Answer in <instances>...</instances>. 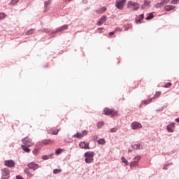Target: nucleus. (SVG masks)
I'll list each match as a JSON object with an SVG mask.
<instances>
[{
    "instance_id": "nucleus-8",
    "label": "nucleus",
    "mask_w": 179,
    "mask_h": 179,
    "mask_svg": "<svg viewBox=\"0 0 179 179\" xmlns=\"http://www.w3.org/2000/svg\"><path fill=\"white\" fill-rule=\"evenodd\" d=\"M27 167H29V169H31V170L36 171L37 170V169H38V164L34 162H30L27 164Z\"/></svg>"
},
{
    "instance_id": "nucleus-6",
    "label": "nucleus",
    "mask_w": 179,
    "mask_h": 179,
    "mask_svg": "<svg viewBox=\"0 0 179 179\" xmlns=\"http://www.w3.org/2000/svg\"><path fill=\"white\" fill-rule=\"evenodd\" d=\"M1 179H9V171L7 168L3 169Z\"/></svg>"
},
{
    "instance_id": "nucleus-44",
    "label": "nucleus",
    "mask_w": 179,
    "mask_h": 179,
    "mask_svg": "<svg viewBox=\"0 0 179 179\" xmlns=\"http://www.w3.org/2000/svg\"><path fill=\"white\" fill-rule=\"evenodd\" d=\"M149 3H150L148 2V1H144V4H145V5H149Z\"/></svg>"
},
{
    "instance_id": "nucleus-45",
    "label": "nucleus",
    "mask_w": 179,
    "mask_h": 179,
    "mask_svg": "<svg viewBox=\"0 0 179 179\" xmlns=\"http://www.w3.org/2000/svg\"><path fill=\"white\" fill-rule=\"evenodd\" d=\"M175 121H176V122H179V117L176 118V119L175 120Z\"/></svg>"
},
{
    "instance_id": "nucleus-39",
    "label": "nucleus",
    "mask_w": 179,
    "mask_h": 179,
    "mask_svg": "<svg viewBox=\"0 0 179 179\" xmlns=\"http://www.w3.org/2000/svg\"><path fill=\"white\" fill-rule=\"evenodd\" d=\"M135 159L136 160V162H137V163H138V162H139V160H141V156H137L135 157Z\"/></svg>"
},
{
    "instance_id": "nucleus-31",
    "label": "nucleus",
    "mask_w": 179,
    "mask_h": 179,
    "mask_svg": "<svg viewBox=\"0 0 179 179\" xmlns=\"http://www.w3.org/2000/svg\"><path fill=\"white\" fill-rule=\"evenodd\" d=\"M161 95H162V92H156L155 97H156L157 99H159V97H160Z\"/></svg>"
},
{
    "instance_id": "nucleus-38",
    "label": "nucleus",
    "mask_w": 179,
    "mask_h": 179,
    "mask_svg": "<svg viewBox=\"0 0 179 179\" xmlns=\"http://www.w3.org/2000/svg\"><path fill=\"white\" fill-rule=\"evenodd\" d=\"M143 17H145V15L143 14H141L139 15V19H141V20H143Z\"/></svg>"
},
{
    "instance_id": "nucleus-1",
    "label": "nucleus",
    "mask_w": 179,
    "mask_h": 179,
    "mask_svg": "<svg viewBox=\"0 0 179 179\" xmlns=\"http://www.w3.org/2000/svg\"><path fill=\"white\" fill-rule=\"evenodd\" d=\"M125 2H127V0H116L115 6L117 9L122 10V9H124V6H125Z\"/></svg>"
},
{
    "instance_id": "nucleus-21",
    "label": "nucleus",
    "mask_w": 179,
    "mask_h": 179,
    "mask_svg": "<svg viewBox=\"0 0 179 179\" xmlns=\"http://www.w3.org/2000/svg\"><path fill=\"white\" fill-rule=\"evenodd\" d=\"M121 160L122 163H124L125 166H128L129 164V162H128V160H127V159H125L124 157H122Z\"/></svg>"
},
{
    "instance_id": "nucleus-14",
    "label": "nucleus",
    "mask_w": 179,
    "mask_h": 179,
    "mask_svg": "<svg viewBox=\"0 0 179 179\" xmlns=\"http://www.w3.org/2000/svg\"><path fill=\"white\" fill-rule=\"evenodd\" d=\"M84 157L93 158L94 157V152L87 151L84 154Z\"/></svg>"
},
{
    "instance_id": "nucleus-33",
    "label": "nucleus",
    "mask_w": 179,
    "mask_h": 179,
    "mask_svg": "<svg viewBox=\"0 0 179 179\" xmlns=\"http://www.w3.org/2000/svg\"><path fill=\"white\" fill-rule=\"evenodd\" d=\"M61 152H62V149H61V148H58L55 150L56 155H59L61 153Z\"/></svg>"
},
{
    "instance_id": "nucleus-18",
    "label": "nucleus",
    "mask_w": 179,
    "mask_h": 179,
    "mask_svg": "<svg viewBox=\"0 0 179 179\" xmlns=\"http://www.w3.org/2000/svg\"><path fill=\"white\" fill-rule=\"evenodd\" d=\"M52 157V154H50L48 155H43L42 156L43 160H48V159H51Z\"/></svg>"
},
{
    "instance_id": "nucleus-24",
    "label": "nucleus",
    "mask_w": 179,
    "mask_h": 179,
    "mask_svg": "<svg viewBox=\"0 0 179 179\" xmlns=\"http://www.w3.org/2000/svg\"><path fill=\"white\" fill-rule=\"evenodd\" d=\"M97 142L99 145H104L106 143V140L104 138H101Z\"/></svg>"
},
{
    "instance_id": "nucleus-40",
    "label": "nucleus",
    "mask_w": 179,
    "mask_h": 179,
    "mask_svg": "<svg viewBox=\"0 0 179 179\" xmlns=\"http://www.w3.org/2000/svg\"><path fill=\"white\" fill-rule=\"evenodd\" d=\"M110 132H117V129L116 128H112L110 129Z\"/></svg>"
},
{
    "instance_id": "nucleus-5",
    "label": "nucleus",
    "mask_w": 179,
    "mask_h": 179,
    "mask_svg": "<svg viewBox=\"0 0 179 179\" xmlns=\"http://www.w3.org/2000/svg\"><path fill=\"white\" fill-rule=\"evenodd\" d=\"M64 30H68V24H64L60 27H59L55 31H52V34H55L57 33H61L64 31Z\"/></svg>"
},
{
    "instance_id": "nucleus-36",
    "label": "nucleus",
    "mask_w": 179,
    "mask_h": 179,
    "mask_svg": "<svg viewBox=\"0 0 179 179\" xmlns=\"http://www.w3.org/2000/svg\"><path fill=\"white\" fill-rule=\"evenodd\" d=\"M106 10H107V8L106 6L101 8V12H106Z\"/></svg>"
},
{
    "instance_id": "nucleus-2",
    "label": "nucleus",
    "mask_w": 179,
    "mask_h": 179,
    "mask_svg": "<svg viewBox=\"0 0 179 179\" xmlns=\"http://www.w3.org/2000/svg\"><path fill=\"white\" fill-rule=\"evenodd\" d=\"M131 6H134L133 10H138L140 8L139 3L136 2H132V1H129L127 3V8L129 9Z\"/></svg>"
},
{
    "instance_id": "nucleus-15",
    "label": "nucleus",
    "mask_w": 179,
    "mask_h": 179,
    "mask_svg": "<svg viewBox=\"0 0 179 179\" xmlns=\"http://www.w3.org/2000/svg\"><path fill=\"white\" fill-rule=\"evenodd\" d=\"M21 148H22V150H24V152H26L27 153H30L31 150L30 148H29V146L22 145Z\"/></svg>"
},
{
    "instance_id": "nucleus-42",
    "label": "nucleus",
    "mask_w": 179,
    "mask_h": 179,
    "mask_svg": "<svg viewBox=\"0 0 179 179\" xmlns=\"http://www.w3.org/2000/svg\"><path fill=\"white\" fill-rule=\"evenodd\" d=\"M114 34H115V32L114 31H111L109 33V36H114Z\"/></svg>"
},
{
    "instance_id": "nucleus-46",
    "label": "nucleus",
    "mask_w": 179,
    "mask_h": 179,
    "mask_svg": "<svg viewBox=\"0 0 179 179\" xmlns=\"http://www.w3.org/2000/svg\"><path fill=\"white\" fill-rule=\"evenodd\" d=\"M24 173H28V171H29V169H24Z\"/></svg>"
},
{
    "instance_id": "nucleus-34",
    "label": "nucleus",
    "mask_w": 179,
    "mask_h": 179,
    "mask_svg": "<svg viewBox=\"0 0 179 179\" xmlns=\"http://www.w3.org/2000/svg\"><path fill=\"white\" fill-rule=\"evenodd\" d=\"M45 3V9H46L47 6H48L50 3V1H46L44 2Z\"/></svg>"
},
{
    "instance_id": "nucleus-37",
    "label": "nucleus",
    "mask_w": 179,
    "mask_h": 179,
    "mask_svg": "<svg viewBox=\"0 0 179 179\" xmlns=\"http://www.w3.org/2000/svg\"><path fill=\"white\" fill-rule=\"evenodd\" d=\"M58 132H59V130L53 131L52 132V135H58Z\"/></svg>"
},
{
    "instance_id": "nucleus-19",
    "label": "nucleus",
    "mask_w": 179,
    "mask_h": 179,
    "mask_svg": "<svg viewBox=\"0 0 179 179\" xmlns=\"http://www.w3.org/2000/svg\"><path fill=\"white\" fill-rule=\"evenodd\" d=\"M94 161V158L86 157L85 159V162L87 164L93 163Z\"/></svg>"
},
{
    "instance_id": "nucleus-17",
    "label": "nucleus",
    "mask_w": 179,
    "mask_h": 179,
    "mask_svg": "<svg viewBox=\"0 0 179 179\" xmlns=\"http://www.w3.org/2000/svg\"><path fill=\"white\" fill-rule=\"evenodd\" d=\"M152 100H153V99L151 98L148 100L143 101L141 102V104L140 105V107H142V104H145V106H146L147 104H149V103H152Z\"/></svg>"
},
{
    "instance_id": "nucleus-10",
    "label": "nucleus",
    "mask_w": 179,
    "mask_h": 179,
    "mask_svg": "<svg viewBox=\"0 0 179 179\" xmlns=\"http://www.w3.org/2000/svg\"><path fill=\"white\" fill-rule=\"evenodd\" d=\"M174 128H176V125L174 124V122H172L171 124H169L167 127H166V130L169 131V132H174Z\"/></svg>"
},
{
    "instance_id": "nucleus-28",
    "label": "nucleus",
    "mask_w": 179,
    "mask_h": 179,
    "mask_svg": "<svg viewBox=\"0 0 179 179\" xmlns=\"http://www.w3.org/2000/svg\"><path fill=\"white\" fill-rule=\"evenodd\" d=\"M135 166H138V162L134 161L130 164V167H135Z\"/></svg>"
},
{
    "instance_id": "nucleus-47",
    "label": "nucleus",
    "mask_w": 179,
    "mask_h": 179,
    "mask_svg": "<svg viewBox=\"0 0 179 179\" xmlns=\"http://www.w3.org/2000/svg\"><path fill=\"white\" fill-rule=\"evenodd\" d=\"M128 152H129V153H131V152H132V150L129 149V150H128Z\"/></svg>"
},
{
    "instance_id": "nucleus-11",
    "label": "nucleus",
    "mask_w": 179,
    "mask_h": 179,
    "mask_svg": "<svg viewBox=\"0 0 179 179\" xmlns=\"http://www.w3.org/2000/svg\"><path fill=\"white\" fill-rule=\"evenodd\" d=\"M79 146L81 149H90V148H89V143H86L85 141L81 142L79 144Z\"/></svg>"
},
{
    "instance_id": "nucleus-29",
    "label": "nucleus",
    "mask_w": 179,
    "mask_h": 179,
    "mask_svg": "<svg viewBox=\"0 0 179 179\" xmlns=\"http://www.w3.org/2000/svg\"><path fill=\"white\" fill-rule=\"evenodd\" d=\"M6 17V15L3 13H0V20H2V19H5Z\"/></svg>"
},
{
    "instance_id": "nucleus-32",
    "label": "nucleus",
    "mask_w": 179,
    "mask_h": 179,
    "mask_svg": "<svg viewBox=\"0 0 179 179\" xmlns=\"http://www.w3.org/2000/svg\"><path fill=\"white\" fill-rule=\"evenodd\" d=\"M179 2V0H172L171 1V3H172V5H177Z\"/></svg>"
},
{
    "instance_id": "nucleus-49",
    "label": "nucleus",
    "mask_w": 179,
    "mask_h": 179,
    "mask_svg": "<svg viewBox=\"0 0 179 179\" xmlns=\"http://www.w3.org/2000/svg\"><path fill=\"white\" fill-rule=\"evenodd\" d=\"M83 2H86V0H83Z\"/></svg>"
},
{
    "instance_id": "nucleus-27",
    "label": "nucleus",
    "mask_w": 179,
    "mask_h": 179,
    "mask_svg": "<svg viewBox=\"0 0 179 179\" xmlns=\"http://www.w3.org/2000/svg\"><path fill=\"white\" fill-rule=\"evenodd\" d=\"M170 2V0H162L160 2L161 5H166V3H169Z\"/></svg>"
},
{
    "instance_id": "nucleus-9",
    "label": "nucleus",
    "mask_w": 179,
    "mask_h": 179,
    "mask_svg": "<svg viewBox=\"0 0 179 179\" xmlns=\"http://www.w3.org/2000/svg\"><path fill=\"white\" fill-rule=\"evenodd\" d=\"M132 129H139V128H142V124L138 122H134L131 123Z\"/></svg>"
},
{
    "instance_id": "nucleus-12",
    "label": "nucleus",
    "mask_w": 179,
    "mask_h": 179,
    "mask_svg": "<svg viewBox=\"0 0 179 179\" xmlns=\"http://www.w3.org/2000/svg\"><path fill=\"white\" fill-rule=\"evenodd\" d=\"M106 20H107V16L103 15L97 22L98 26H101V24H103Z\"/></svg>"
},
{
    "instance_id": "nucleus-50",
    "label": "nucleus",
    "mask_w": 179,
    "mask_h": 179,
    "mask_svg": "<svg viewBox=\"0 0 179 179\" xmlns=\"http://www.w3.org/2000/svg\"><path fill=\"white\" fill-rule=\"evenodd\" d=\"M45 32L48 31V30L45 31Z\"/></svg>"
},
{
    "instance_id": "nucleus-30",
    "label": "nucleus",
    "mask_w": 179,
    "mask_h": 179,
    "mask_svg": "<svg viewBox=\"0 0 179 179\" xmlns=\"http://www.w3.org/2000/svg\"><path fill=\"white\" fill-rule=\"evenodd\" d=\"M20 0H11L10 5H16Z\"/></svg>"
},
{
    "instance_id": "nucleus-35",
    "label": "nucleus",
    "mask_w": 179,
    "mask_h": 179,
    "mask_svg": "<svg viewBox=\"0 0 179 179\" xmlns=\"http://www.w3.org/2000/svg\"><path fill=\"white\" fill-rule=\"evenodd\" d=\"M171 83H167L165 85H164V87L166 89L169 88V87H171Z\"/></svg>"
},
{
    "instance_id": "nucleus-3",
    "label": "nucleus",
    "mask_w": 179,
    "mask_h": 179,
    "mask_svg": "<svg viewBox=\"0 0 179 179\" xmlns=\"http://www.w3.org/2000/svg\"><path fill=\"white\" fill-rule=\"evenodd\" d=\"M22 142L25 146H29V147L33 146V140H31L28 137H25L22 138Z\"/></svg>"
},
{
    "instance_id": "nucleus-7",
    "label": "nucleus",
    "mask_w": 179,
    "mask_h": 179,
    "mask_svg": "<svg viewBox=\"0 0 179 179\" xmlns=\"http://www.w3.org/2000/svg\"><path fill=\"white\" fill-rule=\"evenodd\" d=\"M5 166L6 167H9L10 169L12 167H15V161L10 159V160H6L4 162Z\"/></svg>"
},
{
    "instance_id": "nucleus-48",
    "label": "nucleus",
    "mask_w": 179,
    "mask_h": 179,
    "mask_svg": "<svg viewBox=\"0 0 179 179\" xmlns=\"http://www.w3.org/2000/svg\"><path fill=\"white\" fill-rule=\"evenodd\" d=\"M96 139H97V136L94 138V140L96 141Z\"/></svg>"
},
{
    "instance_id": "nucleus-13",
    "label": "nucleus",
    "mask_w": 179,
    "mask_h": 179,
    "mask_svg": "<svg viewBox=\"0 0 179 179\" xmlns=\"http://www.w3.org/2000/svg\"><path fill=\"white\" fill-rule=\"evenodd\" d=\"M103 111H104L105 115H111V114L114 113L113 109H110L108 108H105Z\"/></svg>"
},
{
    "instance_id": "nucleus-23",
    "label": "nucleus",
    "mask_w": 179,
    "mask_h": 179,
    "mask_svg": "<svg viewBox=\"0 0 179 179\" xmlns=\"http://www.w3.org/2000/svg\"><path fill=\"white\" fill-rule=\"evenodd\" d=\"M104 125V122L101 121V122H99L96 124V127L99 129H100Z\"/></svg>"
},
{
    "instance_id": "nucleus-22",
    "label": "nucleus",
    "mask_w": 179,
    "mask_h": 179,
    "mask_svg": "<svg viewBox=\"0 0 179 179\" xmlns=\"http://www.w3.org/2000/svg\"><path fill=\"white\" fill-rule=\"evenodd\" d=\"M34 31H35L34 29H31L27 31L26 34H27V36H31V34H33V33H34Z\"/></svg>"
},
{
    "instance_id": "nucleus-4",
    "label": "nucleus",
    "mask_w": 179,
    "mask_h": 179,
    "mask_svg": "<svg viewBox=\"0 0 179 179\" xmlns=\"http://www.w3.org/2000/svg\"><path fill=\"white\" fill-rule=\"evenodd\" d=\"M85 135H87V131L85 130L83 131V133L77 132L76 134L72 136V138H77V139H79L80 138H83Z\"/></svg>"
},
{
    "instance_id": "nucleus-51",
    "label": "nucleus",
    "mask_w": 179,
    "mask_h": 179,
    "mask_svg": "<svg viewBox=\"0 0 179 179\" xmlns=\"http://www.w3.org/2000/svg\"><path fill=\"white\" fill-rule=\"evenodd\" d=\"M125 30H127V28H125Z\"/></svg>"
},
{
    "instance_id": "nucleus-20",
    "label": "nucleus",
    "mask_w": 179,
    "mask_h": 179,
    "mask_svg": "<svg viewBox=\"0 0 179 179\" xmlns=\"http://www.w3.org/2000/svg\"><path fill=\"white\" fill-rule=\"evenodd\" d=\"M155 17V15H153V13H150L148 14L147 17L145 18V20H150L151 19H153Z\"/></svg>"
},
{
    "instance_id": "nucleus-26",
    "label": "nucleus",
    "mask_w": 179,
    "mask_h": 179,
    "mask_svg": "<svg viewBox=\"0 0 179 179\" xmlns=\"http://www.w3.org/2000/svg\"><path fill=\"white\" fill-rule=\"evenodd\" d=\"M62 171V170L59 169H56L53 170V174H58L59 173H61Z\"/></svg>"
},
{
    "instance_id": "nucleus-43",
    "label": "nucleus",
    "mask_w": 179,
    "mask_h": 179,
    "mask_svg": "<svg viewBox=\"0 0 179 179\" xmlns=\"http://www.w3.org/2000/svg\"><path fill=\"white\" fill-rule=\"evenodd\" d=\"M16 179H23V177H22L20 176H17Z\"/></svg>"
},
{
    "instance_id": "nucleus-25",
    "label": "nucleus",
    "mask_w": 179,
    "mask_h": 179,
    "mask_svg": "<svg viewBox=\"0 0 179 179\" xmlns=\"http://www.w3.org/2000/svg\"><path fill=\"white\" fill-rule=\"evenodd\" d=\"M131 148L132 149H134L135 150H136V149H139L141 148V145L138 144H134V145H131Z\"/></svg>"
},
{
    "instance_id": "nucleus-52",
    "label": "nucleus",
    "mask_w": 179,
    "mask_h": 179,
    "mask_svg": "<svg viewBox=\"0 0 179 179\" xmlns=\"http://www.w3.org/2000/svg\"><path fill=\"white\" fill-rule=\"evenodd\" d=\"M68 1H71V0H68Z\"/></svg>"
},
{
    "instance_id": "nucleus-16",
    "label": "nucleus",
    "mask_w": 179,
    "mask_h": 179,
    "mask_svg": "<svg viewBox=\"0 0 179 179\" xmlns=\"http://www.w3.org/2000/svg\"><path fill=\"white\" fill-rule=\"evenodd\" d=\"M164 9L167 12H170V10H173V9H176V7L174 6H166L164 7Z\"/></svg>"
},
{
    "instance_id": "nucleus-41",
    "label": "nucleus",
    "mask_w": 179,
    "mask_h": 179,
    "mask_svg": "<svg viewBox=\"0 0 179 179\" xmlns=\"http://www.w3.org/2000/svg\"><path fill=\"white\" fill-rule=\"evenodd\" d=\"M142 20H141V19H136V20H135V22H136V23H141V22Z\"/></svg>"
}]
</instances>
